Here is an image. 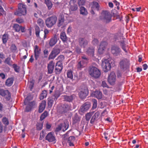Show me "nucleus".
Wrapping results in <instances>:
<instances>
[{"mask_svg":"<svg viewBox=\"0 0 148 148\" xmlns=\"http://www.w3.org/2000/svg\"><path fill=\"white\" fill-rule=\"evenodd\" d=\"M27 10L26 5L22 3H19L18 5V10L14 13L16 15L21 16L26 14Z\"/></svg>","mask_w":148,"mask_h":148,"instance_id":"f257e3e1","label":"nucleus"},{"mask_svg":"<svg viewBox=\"0 0 148 148\" xmlns=\"http://www.w3.org/2000/svg\"><path fill=\"white\" fill-rule=\"evenodd\" d=\"M57 18L55 15H52L47 18L45 23L47 27L51 28L56 23Z\"/></svg>","mask_w":148,"mask_h":148,"instance_id":"f03ea898","label":"nucleus"},{"mask_svg":"<svg viewBox=\"0 0 148 148\" xmlns=\"http://www.w3.org/2000/svg\"><path fill=\"white\" fill-rule=\"evenodd\" d=\"M110 51L111 53L114 56L119 57L122 56L123 52L119 47L117 45L112 46Z\"/></svg>","mask_w":148,"mask_h":148,"instance_id":"7ed1b4c3","label":"nucleus"},{"mask_svg":"<svg viewBox=\"0 0 148 148\" xmlns=\"http://www.w3.org/2000/svg\"><path fill=\"white\" fill-rule=\"evenodd\" d=\"M89 73L91 76L95 78L99 77L101 75L100 71L94 66H92L90 69Z\"/></svg>","mask_w":148,"mask_h":148,"instance_id":"20e7f679","label":"nucleus"},{"mask_svg":"<svg viewBox=\"0 0 148 148\" xmlns=\"http://www.w3.org/2000/svg\"><path fill=\"white\" fill-rule=\"evenodd\" d=\"M29 96L27 97L25 100L24 104L25 105H27L25 109V111L28 112L31 111L34 106L35 105V102L34 101L29 102Z\"/></svg>","mask_w":148,"mask_h":148,"instance_id":"39448f33","label":"nucleus"},{"mask_svg":"<svg viewBox=\"0 0 148 148\" xmlns=\"http://www.w3.org/2000/svg\"><path fill=\"white\" fill-rule=\"evenodd\" d=\"M101 66L105 72H107L111 68L110 64L108 59H102Z\"/></svg>","mask_w":148,"mask_h":148,"instance_id":"423d86ee","label":"nucleus"},{"mask_svg":"<svg viewBox=\"0 0 148 148\" xmlns=\"http://www.w3.org/2000/svg\"><path fill=\"white\" fill-rule=\"evenodd\" d=\"M71 107L70 104L65 103L61 106L60 112L62 114H64L71 110Z\"/></svg>","mask_w":148,"mask_h":148,"instance_id":"0eeeda50","label":"nucleus"},{"mask_svg":"<svg viewBox=\"0 0 148 148\" xmlns=\"http://www.w3.org/2000/svg\"><path fill=\"white\" fill-rule=\"evenodd\" d=\"M108 81L109 84L111 85H114L116 82V75L114 72H111L108 77Z\"/></svg>","mask_w":148,"mask_h":148,"instance_id":"6e6552de","label":"nucleus"},{"mask_svg":"<svg viewBox=\"0 0 148 148\" xmlns=\"http://www.w3.org/2000/svg\"><path fill=\"white\" fill-rule=\"evenodd\" d=\"M0 95L5 97L7 100H9L11 97V94L8 90H4L0 88Z\"/></svg>","mask_w":148,"mask_h":148,"instance_id":"1a4fd4ad","label":"nucleus"},{"mask_svg":"<svg viewBox=\"0 0 148 148\" xmlns=\"http://www.w3.org/2000/svg\"><path fill=\"white\" fill-rule=\"evenodd\" d=\"M90 106V104L89 102H86L81 106L79 110L82 112H85L89 109Z\"/></svg>","mask_w":148,"mask_h":148,"instance_id":"9d476101","label":"nucleus"},{"mask_svg":"<svg viewBox=\"0 0 148 148\" xmlns=\"http://www.w3.org/2000/svg\"><path fill=\"white\" fill-rule=\"evenodd\" d=\"M107 45V42L105 41H102L98 49L99 54H102L103 53Z\"/></svg>","mask_w":148,"mask_h":148,"instance_id":"9b49d317","label":"nucleus"},{"mask_svg":"<svg viewBox=\"0 0 148 148\" xmlns=\"http://www.w3.org/2000/svg\"><path fill=\"white\" fill-rule=\"evenodd\" d=\"M103 19L107 23L110 22L111 21V16L110 14L107 11L104 12L103 13Z\"/></svg>","mask_w":148,"mask_h":148,"instance_id":"f8f14e48","label":"nucleus"},{"mask_svg":"<svg viewBox=\"0 0 148 148\" xmlns=\"http://www.w3.org/2000/svg\"><path fill=\"white\" fill-rule=\"evenodd\" d=\"M78 41L79 45L81 48H85L88 43V41L82 38H79Z\"/></svg>","mask_w":148,"mask_h":148,"instance_id":"ddd939ff","label":"nucleus"},{"mask_svg":"<svg viewBox=\"0 0 148 148\" xmlns=\"http://www.w3.org/2000/svg\"><path fill=\"white\" fill-rule=\"evenodd\" d=\"M55 63L53 61L50 62L48 64L47 72L48 74L53 73L55 67Z\"/></svg>","mask_w":148,"mask_h":148,"instance_id":"4468645a","label":"nucleus"},{"mask_svg":"<svg viewBox=\"0 0 148 148\" xmlns=\"http://www.w3.org/2000/svg\"><path fill=\"white\" fill-rule=\"evenodd\" d=\"M62 69V62L58 61L56 64L55 69V72L56 73H60Z\"/></svg>","mask_w":148,"mask_h":148,"instance_id":"2eb2a0df","label":"nucleus"},{"mask_svg":"<svg viewBox=\"0 0 148 148\" xmlns=\"http://www.w3.org/2000/svg\"><path fill=\"white\" fill-rule=\"evenodd\" d=\"M45 139L49 142H53L56 140L55 136L51 132L47 134L46 136Z\"/></svg>","mask_w":148,"mask_h":148,"instance_id":"dca6fc26","label":"nucleus"},{"mask_svg":"<svg viewBox=\"0 0 148 148\" xmlns=\"http://www.w3.org/2000/svg\"><path fill=\"white\" fill-rule=\"evenodd\" d=\"M34 52L35 60H37L39 57L41 52V49L37 45H35L34 47Z\"/></svg>","mask_w":148,"mask_h":148,"instance_id":"f3484780","label":"nucleus"},{"mask_svg":"<svg viewBox=\"0 0 148 148\" xmlns=\"http://www.w3.org/2000/svg\"><path fill=\"white\" fill-rule=\"evenodd\" d=\"M129 62V61L127 58H123L121 59L119 62V65L121 69H124L125 68Z\"/></svg>","mask_w":148,"mask_h":148,"instance_id":"a211bd4d","label":"nucleus"},{"mask_svg":"<svg viewBox=\"0 0 148 148\" xmlns=\"http://www.w3.org/2000/svg\"><path fill=\"white\" fill-rule=\"evenodd\" d=\"M88 91L87 88H85L80 91L79 93V97L82 99L85 98L88 95Z\"/></svg>","mask_w":148,"mask_h":148,"instance_id":"6ab92c4d","label":"nucleus"},{"mask_svg":"<svg viewBox=\"0 0 148 148\" xmlns=\"http://www.w3.org/2000/svg\"><path fill=\"white\" fill-rule=\"evenodd\" d=\"M58 41V36L56 34H55L53 37L51 38L49 40V44L51 47H53L54 45Z\"/></svg>","mask_w":148,"mask_h":148,"instance_id":"aec40b11","label":"nucleus"},{"mask_svg":"<svg viewBox=\"0 0 148 148\" xmlns=\"http://www.w3.org/2000/svg\"><path fill=\"white\" fill-rule=\"evenodd\" d=\"M64 21V15L60 14L58 17V21L57 25L59 27H60L63 25Z\"/></svg>","mask_w":148,"mask_h":148,"instance_id":"412c9836","label":"nucleus"},{"mask_svg":"<svg viewBox=\"0 0 148 148\" xmlns=\"http://www.w3.org/2000/svg\"><path fill=\"white\" fill-rule=\"evenodd\" d=\"M46 102L45 100L42 101L39 107L38 112L39 113L42 112L45 109L46 106Z\"/></svg>","mask_w":148,"mask_h":148,"instance_id":"4be33fe9","label":"nucleus"},{"mask_svg":"<svg viewBox=\"0 0 148 148\" xmlns=\"http://www.w3.org/2000/svg\"><path fill=\"white\" fill-rule=\"evenodd\" d=\"M92 94L95 97L98 99H101L102 97V93L100 91L96 90L93 92Z\"/></svg>","mask_w":148,"mask_h":148,"instance_id":"5701e85b","label":"nucleus"},{"mask_svg":"<svg viewBox=\"0 0 148 148\" xmlns=\"http://www.w3.org/2000/svg\"><path fill=\"white\" fill-rule=\"evenodd\" d=\"M86 65V64L83 61H81L78 63L77 67L79 70H81Z\"/></svg>","mask_w":148,"mask_h":148,"instance_id":"b1692460","label":"nucleus"},{"mask_svg":"<svg viewBox=\"0 0 148 148\" xmlns=\"http://www.w3.org/2000/svg\"><path fill=\"white\" fill-rule=\"evenodd\" d=\"M120 44V46L122 49L125 52V53H127V51L126 49V45L125 43L124 40H123L120 41L119 42Z\"/></svg>","mask_w":148,"mask_h":148,"instance_id":"393cba45","label":"nucleus"},{"mask_svg":"<svg viewBox=\"0 0 148 148\" xmlns=\"http://www.w3.org/2000/svg\"><path fill=\"white\" fill-rule=\"evenodd\" d=\"M100 112L99 111H97L92 117L90 121V123L91 124L93 123L98 118Z\"/></svg>","mask_w":148,"mask_h":148,"instance_id":"a878e982","label":"nucleus"},{"mask_svg":"<svg viewBox=\"0 0 148 148\" xmlns=\"http://www.w3.org/2000/svg\"><path fill=\"white\" fill-rule=\"evenodd\" d=\"M69 6L70 12L76 11L78 9V6L77 4H69Z\"/></svg>","mask_w":148,"mask_h":148,"instance_id":"bb28decb","label":"nucleus"},{"mask_svg":"<svg viewBox=\"0 0 148 148\" xmlns=\"http://www.w3.org/2000/svg\"><path fill=\"white\" fill-rule=\"evenodd\" d=\"M14 79L13 78H8L6 81L5 85L8 86H10L13 84Z\"/></svg>","mask_w":148,"mask_h":148,"instance_id":"cd10ccee","label":"nucleus"},{"mask_svg":"<svg viewBox=\"0 0 148 148\" xmlns=\"http://www.w3.org/2000/svg\"><path fill=\"white\" fill-rule=\"evenodd\" d=\"M60 38L63 42H65L67 40V37L66 33L64 32H62L60 34Z\"/></svg>","mask_w":148,"mask_h":148,"instance_id":"c85d7f7f","label":"nucleus"},{"mask_svg":"<svg viewBox=\"0 0 148 148\" xmlns=\"http://www.w3.org/2000/svg\"><path fill=\"white\" fill-rule=\"evenodd\" d=\"M94 48L93 47H90L88 49L87 52L89 55L93 56L94 55Z\"/></svg>","mask_w":148,"mask_h":148,"instance_id":"c756f323","label":"nucleus"},{"mask_svg":"<svg viewBox=\"0 0 148 148\" xmlns=\"http://www.w3.org/2000/svg\"><path fill=\"white\" fill-rule=\"evenodd\" d=\"M80 14L84 15H86L87 14L88 12L86 8L84 7L81 6L80 8Z\"/></svg>","mask_w":148,"mask_h":148,"instance_id":"7c9ffc66","label":"nucleus"},{"mask_svg":"<svg viewBox=\"0 0 148 148\" xmlns=\"http://www.w3.org/2000/svg\"><path fill=\"white\" fill-rule=\"evenodd\" d=\"M45 3L46 4L49 10H50L53 6L51 1L50 0H45Z\"/></svg>","mask_w":148,"mask_h":148,"instance_id":"2f4dec72","label":"nucleus"},{"mask_svg":"<svg viewBox=\"0 0 148 148\" xmlns=\"http://www.w3.org/2000/svg\"><path fill=\"white\" fill-rule=\"evenodd\" d=\"M34 28L35 31V34L37 37H39L40 36V32L39 27L37 25H36L34 26Z\"/></svg>","mask_w":148,"mask_h":148,"instance_id":"473e14b6","label":"nucleus"},{"mask_svg":"<svg viewBox=\"0 0 148 148\" xmlns=\"http://www.w3.org/2000/svg\"><path fill=\"white\" fill-rule=\"evenodd\" d=\"M8 39V34H3L2 37L3 42L4 44H5Z\"/></svg>","mask_w":148,"mask_h":148,"instance_id":"72a5a7b5","label":"nucleus"},{"mask_svg":"<svg viewBox=\"0 0 148 148\" xmlns=\"http://www.w3.org/2000/svg\"><path fill=\"white\" fill-rule=\"evenodd\" d=\"M64 98L66 101L69 102L71 101L73 99V96L72 95L70 96L64 95Z\"/></svg>","mask_w":148,"mask_h":148,"instance_id":"f704fd0d","label":"nucleus"},{"mask_svg":"<svg viewBox=\"0 0 148 148\" xmlns=\"http://www.w3.org/2000/svg\"><path fill=\"white\" fill-rule=\"evenodd\" d=\"M37 23L41 28H43L45 24L42 19L40 18L38 19L37 21Z\"/></svg>","mask_w":148,"mask_h":148,"instance_id":"c9c22d12","label":"nucleus"},{"mask_svg":"<svg viewBox=\"0 0 148 148\" xmlns=\"http://www.w3.org/2000/svg\"><path fill=\"white\" fill-rule=\"evenodd\" d=\"M54 100V99L52 97L49 98L48 99V104L49 107L51 108L52 107L53 104ZM55 100L56 101V100Z\"/></svg>","mask_w":148,"mask_h":148,"instance_id":"e433bc0d","label":"nucleus"},{"mask_svg":"<svg viewBox=\"0 0 148 148\" xmlns=\"http://www.w3.org/2000/svg\"><path fill=\"white\" fill-rule=\"evenodd\" d=\"M94 112H90L87 113L86 115V119L87 121H88L91 117L92 116Z\"/></svg>","mask_w":148,"mask_h":148,"instance_id":"4c0bfd02","label":"nucleus"},{"mask_svg":"<svg viewBox=\"0 0 148 148\" xmlns=\"http://www.w3.org/2000/svg\"><path fill=\"white\" fill-rule=\"evenodd\" d=\"M60 95V94L59 91H56L54 94L52 96V98L54 100H56Z\"/></svg>","mask_w":148,"mask_h":148,"instance_id":"58836bf2","label":"nucleus"},{"mask_svg":"<svg viewBox=\"0 0 148 148\" xmlns=\"http://www.w3.org/2000/svg\"><path fill=\"white\" fill-rule=\"evenodd\" d=\"M47 95V92L46 90H44L42 91L40 94V100H42L45 98Z\"/></svg>","mask_w":148,"mask_h":148,"instance_id":"ea45409f","label":"nucleus"},{"mask_svg":"<svg viewBox=\"0 0 148 148\" xmlns=\"http://www.w3.org/2000/svg\"><path fill=\"white\" fill-rule=\"evenodd\" d=\"M99 8V6L98 3L96 2L93 1L92 3V8L93 9L95 8L97 10H98Z\"/></svg>","mask_w":148,"mask_h":148,"instance_id":"a19ab883","label":"nucleus"},{"mask_svg":"<svg viewBox=\"0 0 148 148\" xmlns=\"http://www.w3.org/2000/svg\"><path fill=\"white\" fill-rule=\"evenodd\" d=\"M92 109L93 110L97 108V101L95 99H92Z\"/></svg>","mask_w":148,"mask_h":148,"instance_id":"79ce46f5","label":"nucleus"},{"mask_svg":"<svg viewBox=\"0 0 148 148\" xmlns=\"http://www.w3.org/2000/svg\"><path fill=\"white\" fill-rule=\"evenodd\" d=\"M67 77L71 79H73V72L71 70H68L67 73Z\"/></svg>","mask_w":148,"mask_h":148,"instance_id":"37998d69","label":"nucleus"},{"mask_svg":"<svg viewBox=\"0 0 148 148\" xmlns=\"http://www.w3.org/2000/svg\"><path fill=\"white\" fill-rule=\"evenodd\" d=\"M48 115V112L47 111H45L41 115L40 117V120L42 121Z\"/></svg>","mask_w":148,"mask_h":148,"instance_id":"c03bdc74","label":"nucleus"},{"mask_svg":"<svg viewBox=\"0 0 148 148\" xmlns=\"http://www.w3.org/2000/svg\"><path fill=\"white\" fill-rule=\"evenodd\" d=\"M12 61H11V58L10 57H7L4 61V62L9 66L12 65Z\"/></svg>","mask_w":148,"mask_h":148,"instance_id":"a18cd8bd","label":"nucleus"},{"mask_svg":"<svg viewBox=\"0 0 148 148\" xmlns=\"http://www.w3.org/2000/svg\"><path fill=\"white\" fill-rule=\"evenodd\" d=\"M21 26L18 24H15L13 26V28L17 32H19L21 29Z\"/></svg>","mask_w":148,"mask_h":148,"instance_id":"49530a36","label":"nucleus"},{"mask_svg":"<svg viewBox=\"0 0 148 148\" xmlns=\"http://www.w3.org/2000/svg\"><path fill=\"white\" fill-rule=\"evenodd\" d=\"M2 121L3 124L6 126L8 125L9 124L8 121L5 117H4L3 118Z\"/></svg>","mask_w":148,"mask_h":148,"instance_id":"de8ad7c7","label":"nucleus"},{"mask_svg":"<svg viewBox=\"0 0 148 148\" xmlns=\"http://www.w3.org/2000/svg\"><path fill=\"white\" fill-rule=\"evenodd\" d=\"M12 66L15 71L17 73H19L20 71V67L15 64H13Z\"/></svg>","mask_w":148,"mask_h":148,"instance_id":"09e8293b","label":"nucleus"},{"mask_svg":"<svg viewBox=\"0 0 148 148\" xmlns=\"http://www.w3.org/2000/svg\"><path fill=\"white\" fill-rule=\"evenodd\" d=\"M46 134V133L45 132V131L44 130H42V132L40 134L39 139L40 140H42L44 138Z\"/></svg>","mask_w":148,"mask_h":148,"instance_id":"8fccbe9b","label":"nucleus"},{"mask_svg":"<svg viewBox=\"0 0 148 148\" xmlns=\"http://www.w3.org/2000/svg\"><path fill=\"white\" fill-rule=\"evenodd\" d=\"M62 124L60 123V124L57 127L55 130V132L57 134V132H58L59 131L61 130L62 127Z\"/></svg>","mask_w":148,"mask_h":148,"instance_id":"3c124183","label":"nucleus"},{"mask_svg":"<svg viewBox=\"0 0 148 148\" xmlns=\"http://www.w3.org/2000/svg\"><path fill=\"white\" fill-rule=\"evenodd\" d=\"M56 56V55L54 54L53 51H52L49 57V59H54Z\"/></svg>","mask_w":148,"mask_h":148,"instance_id":"603ef678","label":"nucleus"},{"mask_svg":"<svg viewBox=\"0 0 148 148\" xmlns=\"http://www.w3.org/2000/svg\"><path fill=\"white\" fill-rule=\"evenodd\" d=\"M86 2L85 0H78L77 3L79 6L84 5Z\"/></svg>","mask_w":148,"mask_h":148,"instance_id":"864d4df0","label":"nucleus"},{"mask_svg":"<svg viewBox=\"0 0 148 148\" xmlns=\"http://www.w3.org/2000/svg\"><path fill=\"white\" fill-rule=\"evenodd\" d=\"M6 14V12L4 11L2 7L0 5V16Z\"/></svg>","mask_w":148,"mask_h":148,"instance_id":"5fc2aeb1","label":"nucleus"},{"mask_svg":"<svg viewBox=\"0 0 148 148\" xmlns=\"http://www.w3.org/2000/svg\"><path fill=\"white\" fill-rule=\"evenodd\" d=\"M11 51L13 52H15L17 49L16 46L14 44H12L10 47Z\"/></svg>","mask_w":148,"mask_h":148,"instance_id":"6e6d98bb","label":"nucleus"},{"mask_svg":"<svg viewBox=\"0 0 148 148\" xmlns=\"http://www.w3.org/2000/svg\"><path fill=\"white\" fill-rule=\"evenodd\" d=\"M64 59V56L62 55H61L58 57L57 59L58 60V61H60V62H62L63 61Z\"/></svg>","mask_w":148,"mask_h":148,"instance_id":"4d7b16f0","label":"nucleus"},{"mask_svg":"<svg viewBox=\"0 0 148 148\" xmlns=\"http://www.w3.org/2000/svg\"><path fill=\"white\" fill-rule=\"evenodd\" d=\"M55 55L57 56L60 52V49H56L52 50Z\"/></svg>","mask_w":148,"mask_h":148,"instance_id":"13d9d810","label":"nucleus"},{"mask_svg":"<svg viewBox=\"0 0 148 148\" xmlns=\"http://www.w3.org/2000/svg\"><path fill=\"white\" fill-rule=\"evenodd\" d=\"M75 140V138L74 136H71L68 138L67 142H73Z\"/></svg>","mask_w":148,"mask_h":148,"instance_id":"bf43d9fd","label":"nucleus"},{"mask_svg":"<svg viewBox=\"0 0 148 148\" xmlns=\"http://www.w3.org/2000/svg\"><path fill=\"white\" fill-rule=\"evenodd\" d=\"M43 124L42 123H39L38 124L36 125V128L37 130H41L42 128Z\"/></svg>","mask_w":148,"mask_h":148,"instance_id":"052dcab7","label":"nucleus"},{"mask_svg":"<svg viewBox=\"0 0 148 148\" xmlns=\"http://www.w3.org/2000/svg\"><path fill=\"white\" fill-rule=\"evenodd\" d=\"M69 127V123L68 122H65L64 123V128L63 131H64L67 129Z\"/></svg>","mask_w":148,"mask_h":148,"instance_id":"680f3d73","label":"nucleus"},{"mask_svg":"<svg viewBox=\"0 0 148 148\" xmlns=\"http://www.w3.org/2000/svg\"><path fill=\"white\" fill-rule=\"evenodd\" d=\"M92 43L93 45H97L99 43V41L97 39L94 38L92 40Z\"/></svg>","mask_w":148,"mask_h":148,"instance_id":"e2e57ef3","label":"nucleus"},{"mask_svg":"<svg viewBox=\"0 0 148 148\" xmlns=\"http://www.w3.org/2000/svg\"><path fill=\"white\" fill-rule=\"evenodd\" d=\"M16 21L19 23H21L24 22L23 20L20 18H17Z\"/></svg>","mask_w":148,"mask_h":148,"instance_id":"0e129e2a","label":"nucleus"},{"mask_svg":"<svg viewBox=\"0 0 148 148\" xmlns=\"http://www.w3.org/2000/svg\"><path fill=\"white\" fill-rule=\"evenodd\" d=\"M114 3L116 6V8L117 9L119 10V3L118 1L116 0H114L113 1Z\"/></svg>","mask_w":148,"mask_h":148,"instance_id":"69168bd1","label":"nucleus"},{"mask_svg":"<svg viewBox=\"0 0 148 148\" xmlns=\"http://www.w3.org/2000/svg\"><path fill=\"white\" fill-rule=\"evenodd\" d=\"M82 61H83L85 63L87 64L88 62L87 58L85 56H83L82 57Z\"/></svg>","mask_w":148,"mask_h":148,"instance_id":"338daca9","label":"nucleus"},{"mask_svg":"<svg viewBox=\"0 0 148 148\" xmlns=\"http://www.w3.org/2000/svg\"><path fill=\"white\" fill-rule=\"evenodd\" d=\"M101 86L103 87H108V85L105 81L102 82Z\"/></svg>","mask_w":148,"mask_h":148,"instance_id":"774afa93","label":"nucleus"}]
</instances>
